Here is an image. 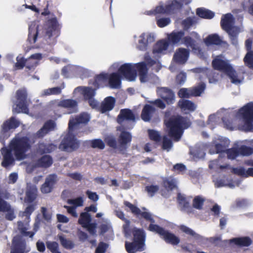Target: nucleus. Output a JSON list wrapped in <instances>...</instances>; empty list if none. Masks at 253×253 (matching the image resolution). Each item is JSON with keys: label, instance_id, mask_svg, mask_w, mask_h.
<instances>
[{"label": "nucleus", "instance_id": "1", "mask_svg": "<svg viewBox=\"0 0 253 253\" xmlns=\"http://www.w3.org/2000/svg\"><path fill=\"white\" fill-rule=\"evenodd\" d=\"M222 121L224 126L229 130L253 131V103L250 102L239 110L234 119L224 117Z\"/></svg>", "mask_w": 253, "mask_h": 253}, {"label": "nucleus", "instance_id": "2", "mask_svg": "<svg viewBox=\"0 0 253 253\" xmlns=\"http://www.w3.org/2000/svg\"><path fill=\"white\" fill-rule=\"evenodd\" d=\"M30 148L29 139L26 137L20 138L15 137L9 145V149L3 148L0 150V153L2 156L1 165L5 168L12 166L14 159L12 153L15 155L17 160H23L26 157V152Z\"/></svg>", "mask_w": 253, "mask_h": 253}, {"label": "nucleus", "instance_id": "3", "mask_svg": "<svg viewBox=\"0 0 253 253\" xmlns=\"http://www.w3.org/2000/svg\"><path fill=\"white\" fill-rule=\"evenodd\" d=\"M90 117L86 113H82L75 119H71L69 123V132L62 140L59 145V148L63 151L70 152L77 149L79 143L75 136L72 135V131L77 128L80 124H86L89 120Z\"/></svg>", "mask_w": 253, "mask_h": 253}, {"label": "nucleus", "instance_id": "4", "mask_svg": "<svg viewBox=\"0 0 253 253\" xmlns=\"http://www.w3.org/2000/svg\"><path fill=\"white\" fill-rule=\"evenodd\" d=\"M165 124L169 130V133L175 141H178L183 133V129L188 128L190 123L189 120L180 116H173L168 121L165 120Z\"/></svg>", "mask_w": 253, "mask_h": 253}, {"label": "nucleus", "instance_id": "5", "mask_svg": "<svg viewBox=\"0 0 253 253\" xmlns=\"http://www.w3.org/2000/svg\"><path fill=\"white\" fill-rule=\"evenodd\" d=\"M212 66L215 69L218 70L226 73L229 77L231 83L235 84H239L243 81V78L239 77L235 71L229 64L224 56H217L212 61Z\"/></svg>", "mask_w": 253, "mask_h": 253}, {"label": "nucleus", "instance_id": "6", "mask_svg": "<svg viewBox=\"0 0 253 253\" xmlns=\"http://www.w3.org/2000/svg\"><path fill=\"white\" fill-rule=\"evenodd\" d=\"M134 239L132 243L126 242L125 247L128 253H134L137 251L144 250L145 234L143 230L134 229L133 230Z\"/></svg>", "mask_w": 253, "mask_h": 253}, {"label": "nucleus", "instance_id": "7", "mask_svg": "<svg viewBox=\"0 0 253 253\" xmlns=\"http://www.w3.org/2000/svg\"><path fill=\"white\" fill-rule=\"evenodd\" d=\"M189 2V0H174L170 4L166 6L160 4L156 6L154 10L147 11V14L148 15H156L170 13L174 9L180 8L183 4H187Z\"/></svg>", "mask_w": 253, "mask_h": 253}, {"label": "nucleus", "instance_id": "8", "mask_svg": "<svg viewBox=\"0 0 253 253\" xmlns=\"http://www.w3.org/2000/svg\"><path fill=\"white\" fill-rule=\"evenodd\" d=\"M26 97L27 92L25 89H20L17 91L16 101L13 106L14 113H28Z\"/></svg>", "mask_w": 253, "mask_h": 253}, {"label": "nucleus", "instance_id": "9", "mask_svg": "<svg viewBox=\"0 0 253 253\" xmlns=\"http://www.w3.org/2000/svg\"><path fill=\"white\" fill-rule=\"evenodd\" d=\"M230 141L227 138L220 136L215 138L213 140L212 145L210 148L209 152L211 154L219 153L223 155Z\"/></svg>", "mask_w": 253, "mask_h": 253}, {"label": "nucleus", "instance_id": "10", "mask_svg": "<svg viewBox=\"0 0 253 253\" xmlns=\"http://www.w3.org/2000/svg\"><path fill=\"white\" fill-rule=\"evenodd\" d=\"M138 64L125 63L119 68V72L126 80L134 81L136 78V69L138 70Z\"/></svg>", "mask_w": 253, "mask_h": 253}, {"label": "nucleus", "instance_id": "11", "mask_svg": "<svg viewBox=\"0 0 253 253\" xmlns=\"http://www.w3.org/2000/svg\"><path fill=\"white\" fill-rule=\"evenodd\" d=\"M139 79L141 83L150 82L153 84L159 83V79L155 75H148L147 68L144 62L139 63L138 64Z\"/></svg>", "mask_w": 253, "mask_h": 253}, {"label": "nucleus", "instance_id": "12", "mask_svg": "<svg viewBox=\"0 0 253 253\" xmlns=\"http://www.w3.org/2000/svg\"><path fill=\"white\" fill-rule=\"evenodd\" d=\"M19 125V122L14 117H11L9 120L5 121L2 126L0 133V142H3L5 138H7L9 136L10 129L17 127Z\"/></svg>", "mask_w": 253, "mask_h": 253}, {"label": "nucleus", "instance_id": "13", "mask_svg": "<svg viewBox=\"0 0 253 253\" xmlns=\"http://www.w3.org/2000/svg\"><path fill=\"white\" fill-rule=\"evenodd\" d=\"M51 103L67 109L69 114L76 112L78 110L77 102L73 99H64L60 101L55 100L51 101Z\"/></svg>", "mask_w": 253, "mask_h": 253}, {"label": "nucleus", "instance_id": "14", "mask_svg": "<svg viewBox=\"0 0 253 253\" xmlns=\"http://www.w3.org/2000/svg\"><path fill=\"white\" fill-rule=\"evenodd\" d=\"M58 180V179L56 174H51L48 175L46 177L44 183L42 185L41 188V192L44 194L51 192Z\"/></svg>", "mask_w": 253, "mask_h": 253}, {"label": "nucleus", "instance_id": "15", "mask_svg": "<svg viewBox=\"0 0 253 253\" xmlns=\"http://www.w3.org/2000/svg\"><path fill=\"white\" fill-rule=\"evenodd\" d=\"M222 29L226 32L238 30V27L234 26V18L230 13L223 15L221 19Z\"/></svg>", "mask_w": 253, "mask_h": 253}, {"label": "nucleus", "instance_id": "16", "mask_svg": "<svg viewBox=\"0 0 253 253\" xmlns=\"http://www.w3.org/2000/svg\"><path fill=\"white\" fill-rule=\"evenodd\" d=\"M118 130L121 131L118 137V142L119 143L120 151H122L127 148V146L131 141V135L128 132L122 130L121 127H118Z\"/></svg>", "mask_w": 253, "mask_h": 253}, {"label": "nucleus", "instance_id": "17", "mask_svg": "<svg viewBox=\"0 0 253 253\" xmlns=\"http://www.w3.org/2000/svg\"><path fill=\"white\" fill-rule=\"evenodd\" d=\"M223 160H222V155H220L218 160L211 161L209 164L210 169L218 172L226 171L227 169H230L233 172L232 169L230 166L227 164H223Z\"/></svg>", "mask_w": 253, "mask_h": 253}, {"label": "nucleus", "instance_id": "18", "mask_svg": "<svg viewBox=\"0 0 253 253\" xmlns=\"http://www.w3.org/2000/svg\"><path fill=\"white\" fill-rule=\"evenodd\" d=\"M157 93L168 104H172L175 101V95L174 93L167 87H158Z\"/></svg>", "mask_w": 253, "mask_h": 253}, {"label": "nucleus", "instance_id": "19", "mask_svg": "<svg viewBox=\"0 0 253 253\" xmlns=\"http://www.w3.org/2000/svg\"><path fill=\"white\" fill-rule=\"evenodd\" d=\"M124 204L126 207L129 209V210L133 214L137 216L141 215L146 220L149 221L151 223L154 222V220L152 216V214L150 212H148L146 211L142 212L139 208L127 201H125L124 202Z\"/></svg>", "mask_w": 253, "mask_h": 253}, {"label": "nucleus", "instance_id": "20", "mask_svg": "<svg viewBox=\"0 0 253 253\" xmlns=\"http://www.w3.org/2000/svg\"><path fill=\"white\" fill-rule=\"evenodd\" d=\"M12 248L10 253H27L30 248L26 245L25 241H19L18 237H14L13 240Z\"/></svg>", "mask_w": 253, "mask_h": 253}, {"label": "nucleus", "instance_id": "21", "mask_svg": "<svg viewBox=\"0 0 253 253\" xmlns=\"http://www.w3.org/2000/svg\"><path fill=\"white\" fill-rule=\"evenodd\" d=\"M189 57V50L183 48H178L173 55V61L180 64H184Z\"/></svg>", "mask_w": 253, "mask_h": 253}, {"label": "nucleus", "instance_id": "22", "mask_svg": "<svg viewBox=\"0 0 253 253\" xmlns=\"http://www.w3.org/2000/svg\"><path fill=\"white\" fill-rule=\"evenodd\" d=\"M39 226V222H36L34 224L35 232H28V230L29 229V225L28 222H23L22 221L18 222V228L20 232L25 236H29L30 238H33L35 233L38 230Z\"/></svg>", "mask_w": 253, "mask_h": 253}, {"label": "nucleus", "instance_id": "23", "mask_svg": "<svg viewBox=\"0 0 253 253\" xmlns=\"http://www.w3.org/2000/svg\"><path fill=\"white\" fill-rule=\"evenodd\" d=\"M169 46L168 42L165 40H162L157 42L154 45L153 54L155 58H158L160 54H164L167 49Z\"/></svg>", "mask_w": 253, "mask_h": 253}, {"label": "nucleus", "instance_id": "24", "mask_svg": "<svg viewBox=\"0 0 253 253\" xmlns=\"http://www.w3.org/2000/svg\"><path fill=\"white\" fill-rule=\"evenodd\" d=\"M139 38L138 48L141 50L146 49L147 44L154 41L153 35L150 33H143L140 36Z\"/></svg>", "mask_w": 253, "mask_h": 253}, {"label": "nucleus", "instance_id": "25", "mask_svg": "<svg viewBox=\"0 0 253 253\" xmlns=\"http://www.w3.org/2000/svg\"><path fill=\"white\" fill-rule=\"evenodd\" d=\"M116 100L112 96L106 97L101 103L100 107V111L103 113L111 111L114 107Z\"/></svg>", "mask_w": 253, "mask_h": 253}, {"label": "nucleus", "instance_id": "26", "mask_svg": "<svg viewBox=\"0 0 253 253\" xmlns=\"http://www.w3.org/2000/svg\"><path fill=\"white\" fill-rule=\"evenodd\" d=\"M178 105L182 111L186 114L194 111L197 107L192 101L184 99H180L178 101Z\"/></svg>", "mask_w": 253, "mask_h": 253}, {"label": "nucleus", "instance_id": "27", "mask_svg": "<svg viewBox=\"0 0 253 253\" xmlns=\"http://www.w3.org/2000/svg\"><path fill=\"white\" fill-rule=\"evenodd\" d=\"M57 22L54 19H52L48 21L44 27L45 31V38H50V37L55 34L56 32L57 29Z\"/></svg>", "mask_w": 253, "mask_h": 253}, {"label": "nucleus", "instance_id": "28", "mask_svg": "<svg viewBox=\"0 0 253 253\" xmlns=\"http://www.w3.org/2000/svg\"><path fill=\"white\" fill-rule=\"evenodd\" d=\"M39 34L37 23L34 21L31 23L29 27L28 40L31 43L36 42Z\"/></svg>", "mask_w": 253, "mask_h": 253}, {"label": "nucleus", "instance_id": "29", "mask_svg": "<svg viewBox=\"0 0 253 253\" xmlns=\"http://www.w3.org/2000/svg\"><path fill=\"white\" fill-rule=\"evenodd\" d=\"M42 58V55L40 53H35L32 55L30 57L25 60L26 67L29 70L34 69L38 64V61Z\"/></svg>", "mask_w": 253, "mask_h": 253}, {"label": "nucleus", "instance_id": "30", "mask_svg": "<svg viewBox=\"0 0 253 253\" xmlns=\"http://www.w3.org/2000/svg\"><path fill=\"white\" fill-rule=\"evenodd\" d=\"M135 117L132 112L128 109H124L121 111L120 114L118 116V122L120 124H123L125 121L131 120L134 121Z\"/></svg>", "mask_w": 253, "mask_h": 253}, {"label": "nucleus", "instance_id": "31", "mask_svg": "<svg viewBox=\"0 0 253 253\" xmlns=\"http://www.w3.org/2000/svg\"><path fill=\"white\" fill-rule=\"evenodd\" d=\"M108 84L111 88H119L121 87L120 77L118 73H114L108 75Z\"/></svg>", "mask_w": 253, "mask_h": 253}, {"label": "nucleus", "instance_id": "32", "mask_svg": "<svg viewBox=\"0 0 253 253\" xmlns=\"http://www.w3.org/2000/svg\"><path fill=\"white\" fill-rule=\"evenodd\" d=\"M184 35V33L183 31H174L168 35V39L173 44L181 43Z\"/></svg>", "mask_w": 253, "mask_h": 253}, {"label": "nucleus", "instance_id": "33", "mask_svg": "<svg viewBox=\"0 0 253 253\" xmlns=\"http://www.w3.org/2000/svg\"><path fill=\"white\" fill-rule=\"evenodd\" d=\"M78 92L83 94L86 99L93 97L95 94V90L89 87H78L75 89L74 93Z\"/></svg>", "mask_w": 253, "mask_h": 253}, {"label": "nucleus", "instance_id": "34", "mask_svg": "<svg viewBox=\"0 0 253 253\" xmlns=\"http://www.w3.org/2000/svg\"><path fill=\"white\" fill-rule=\"evenodd\" d=\"M56 124L54 121H49L45 123L43 127L38 131L37 135L39 137H42L48 131L53 130Z\"/></svg>", "mask_w": 253, "mask_h": 253}, {"label": "nucleus", "instance_id": "35", "mask_svg": "<svg viewBox=\"0 0 253 253\" xmlns=\"http://www.w3.org/2000/svg\"><path fill=\"white\" fill-rule=\"evenodd\" d=\"M155 112V109L152 106L146 105L142 110L141 118L145 122L149 121Z\"/></svg>", "mask_w": 253, "mask_h": 253}, {"label": "nucleus", "instance_id": "36", "mask_svg": "<svg viewBox=\"0 0 253 253\" xmlns=\"http://www.w3.org/2000/svg\"><path fill=\"white\" fill-rule=\"evenodd\" d=\"M108 75L107 74L102 73L96 76L94 84L96 88H99L107 85L108 84Z\"/></svg>", "mask_w": 253, "mask_h": 253}, {"label": "nucleus", "instance_id": "37", "mask_svg": "<svg viewBox=\"0 0 253 253\" xmlns=\"http://www.w3.org/2000/svg\"><path fill=\"white\" fill-rule=\"evenodd\" d=\"M52 163L51 158L48 155H45L40 159L37 163L32 164V166L34 167H41L47 168L49 167Z\"/></svg>", "mask_w": 253, "mask_h": 253}, {"label": "nucleus", "instance_id": "38", "mask_svg": "<svg viewBox=\"0 0 253 253\" xmlns=\"http://www.w3.org/2000/svg\"><path fill=\"white\" fill-rule=\"evenodd\" d=\"M204 42L208 46L212 44L218 45L221 43L222 39L218 35L214 34L208 36Z\"/></svg>", "mask_w": 253, "mask_h": 253}, {"label": "nucleus", "instance_id": "39", "mask_svg": "<svg viewBox=\"0 0 253 253\" xmlns=\"http://www.w3.org/2000/svg\"><path fill=\"white\" fill-rule=\"evenodd\" d=\"M115 214L116 216L119 217V218L125 220L126 222V224L124 225V232L125 233L126 237H128L130 236V232L129 230V224L130 222L128 220H127L125 217V214L124 212L119 210H116L115 211Z\"/></svg>", "mask_w": 253, "mask_h": 253}, {"label": "nucleus", "instance_id": "40", "mask_svg": "<svg viewBox=\"0 0 253 253\" xmlns=\"http://www.w3.org/2000/svg\"><path fill=\"white\" fill-rule=\"evenodd\" d=\"M37 193V188L36 186H28L25 201L29 203L33 202L36 198Z\"/></svg>", "mask_w": 253, "mask_h": 253}, {"label": "nucleus", "instance_id": "41", "mask_svg": "<svg viewBox=\"0 0 253 253\" xmlns=\"http://www.w3.org/2000/svg\"><path fill=\"white\" fill-rule=\"evenodd\" d=\"M162 237L166 242L174 245H177L180 242L178 237L167 231H165L164 234H163Z\"/></svg>", "mask_w": 253, "mask_h": 253}, {"label": "nucleus", "instance_id": "42", "mask_svg": "<svg viewBox=\"0 0 253 253\" xmlns=\"http://www.w3.org/2000/svg\"><path fill=\"white\" fill-rule=\"evenodd\" d=\"M233 172L239 175L244 177L253 176V168H249L246 170L243 167L233 169Z\"/></svg>", "mask_w": 253, "mask_h": 253}, {"label": "nucleus", "instance_id": "43", "mask_svg": "<svg viewBox=\"0 0 253 253\" xmlns=\"http://www.w3.org/2000/svg\"><path fill=\"white\" fill-rule=\"evenodd\" d=\"M64 88V85L61 87H55L43 90L41 94V96H48L50 95H56L61 93V90Z\"/></svg>", "mask_w": 253, "mask_h": 253}, {"label": "nucleus", "instance_id": "44", "mask_svg": "<svg viewBox=\"0 0 253 253\" xmlns=\"http://www.w3.org/2000/svg\"><path fill=\"white\" fill-rule=\"evenodd\" d=\"M197 14L200 17L206 19H211L214 15L213 12L204 8H198L197 9Z\"/></svg>", "mask_w": 253, "mask_h": 253}, {"label": "nucleus", "instance_id": "45", "mask_svg": "<svg viewBox=\"0 0 253 253\" xmlns=\"http://www.w3.org/2000/svg\"><path fill=\"white\" fill-rule=\"evenodd\" d=\"M199 93L193 92L192 88H182L180 89L178 92V96L181 98H189L193 95H199Z\"/></svg>", "mask_w": 253, "mask_h": 253}, {"label": "nucleus", "instance_id": "46", "mask_svg": "<svg viewBox=\"0 0 253 253\" xmlns=\"http://www.w3.org/2000/svg\"><path fill=\"white\" fill-rule=\"evenodd\" d=\"M105 140L107 145L113 149H117L120 151L119 143L118 141H117L115 137L113 135L107 136Z\"/></svg>", "mask_w": 253, "mask_h": 253}, {"label": "nucleus", "instance_id": "47", "mask_svg": "<svg viewBox=\"0 0 253 253\" xmlns=\"http://www.w3.org/2000/svg\"><path fill=\"white\" fill-rule=\"evenodd\" d=\"M91 221V216L87 212H83L81 214L80 218L79 219V223L82 225L83 227L86 226L90 224Z\"/></svg>", "mask_w": 253, "mask_h": 253}, {"label": "nucleus", "instance_id": "48", "mask_svg": "<svg viewBox=\"0 0 253 253\" xmlns=\"http://www.w3.org/2000/svg\"><path fill=\"white\" fill-rule=\"evenodd\" d=\"M232 242L242 246H249L252 243L251 240L248 237L234 238L231 240Z\"/></svg>", "mask_w": 253, "mask_h": 253}, {"label": "nucleus", "instance_id": "49", "mask_svg": "<svg viewBox=\"0 0 253 253\" xmlns=\"http://www.w3.org/2000/svg\"><path fill=\"white\" fill-rule=\"evenodd\" d=\"M164 185L168 190H172L176 186V181L172 177H169L164 181Z\"/></svg>", "mask_w": 253, "mask_h": 253}, {"label": "nucleus", "instance_id": "50", "mask_svg": "<svg viewBox=\"0 0 253 253\" xmlns=\"http://www.w3.org/2000/svg\"><path fill=\"white\" fill-rule=\"evenodd\" d=\"M84 200L82 197H78L75 199H69L67 201L68 204L72 205V207L77 208L82 207L84 205Z\"/></svg>", "mask_w": 253, "mask_h": 253}, {"label": "nucleus", "instance_id": "51", "mask_svg": "<svg viewBox=\"0 0 253 253\" xmlns=\"http://www.w3.org/2000/svg\"><path fill=\"white\" fill-rule=\"evenodd\" d=\"M90 144L92 148L99 149H103L105 146V143L100 139L92 140Z\"/></svg>", "mask_w": 253, "mask_h": 253}, {"label": "nucleus", "instance_id": "52", "mask_svg": "<svg viewBox=\"0 0 253 253\" xmlns=\"http://www.w3.org/2000/svg\"><path fill=\"white\" fill-rule=\"evenodd\" d=\"M219 113H217L216 114L211 115L209 116L208 124L211 125V128H213L212 126L220 122L221 116H219Z\"/></svg>", "mask_w": 253, "mask_h": 253}, {"label": "nucleus", "instance_id": "53", "mask_svg": "<svg viewBox=\"0 0 253 253\" xmlns=\"http://www.w3.org/2000/svg\"><path fill=\"white\" fill-rule=\"evenodd\" d=\"M171 22V20L169 17H163L158 18L156 20L157 25L160 28L165 27L169 25Z\"/></svg>", "mask_w": 253, "mask_h": 253}, {"label": "nucleus", "instance_id": "54", "mask_svg": "<svg viewBox=\"0 0 253 253\" xmlns=\"http://www.w3.org/2000/svg\"><path fill=\"white\" fill-rule=\"evenodd\" d=\"M245 64L251 69H253V52L250 51L248 52L244 58Z\"/></svg>", "mask_w": 253, "mask_h": 253}, {"label": "nucleus", "instance_id": "55", "mask_svg": "<svg viewBox=\"0 0 253 253\" xmlns=\"http://www.w3.org/2000/svg\"><path fill=\"white\" fill-rule=\"evenodd\" d=\"M59 239L62 245L65 248L72 249L74 247V244L72 242L69 240H67L63 236H59Z\"/></svg>", "mask_w": 253, "mask_h": 253}, {"label": "nucleus", "instance_id": "56", "mask_svg": "<svg viewBox=\"0 0 253 253\" xmlns=\"http://www.w3.org/2000/svg\"><path fill=\"white\" fill-rule=\"evenodd\" d=\"M239 154L249 156L253 154V148L245 146H241L238 150Z\"/></svg>", "mask_w": 253, "mask_h": 253}, {"label": "nucleus", "instance_id": "57", "mask_svg": "<svg viewBox=\"0 0 253 253\" xmlns=\"http://www.w3.org/2000/svg\"><path fill=\"white\" fill-rule=\"evenodd\" d=\"M55 146L53 145H50L48 146L43 143L40 144L39 146V151L40 153H50Z\"/></svg>", "mask_w": 253, "mask_h": 253}, {"label": "nucleus", "instance_id": "58", "mask_svg": "<svg viewBox=\"0 0 253 253\" xmlns=\"http://www.w3.org/2000/svg\"><path fill=\"white\" fill-rule=\"evenodd\" d=\"M230 36V39L232 41L233 44L236 45L238 42L237 39V35L240 32L239 28H238V30H232L229 32H227Z\"/></svg>", "mask_w": 253, "mask_h": 253}, {"label": "nucleus", "instance_id": "59", "mask_svg": "<svg viewBox=\"0 0 253 253\" xmlns=\"http://www.w3.org/2000/svg\"><path fill=\"white\" fill-rule=\"evenodd\" d=\"M172 147V143L171 140L167 136L163 137L162 147L164 150L169 151Z\"/></svg>", "mask_w": 253, "mask_h": 253}, {"label": "nucleus", "instance_id": "60", "mask_svg": "<svg viewBox=\"0 0 253 253\" xmlns=\"http://www.w3.org/2000/svg\"><path fill=\"white\" fill-rule=\"evenodd\" d=\"M46 246L52 253H60L58 251V245L56 242L48 241Z\"/></svg>", "mask_w": 253, "mask_h": 253}, {"label": "nucleus", "instance_id": "61", "mask_svg": "<svg viewBox=\"0 0 253 253\" xmlns=\"http://www.w3.org/2000/svg\"><path fill=\"white\" fill-rule=\"evenodd\" d=\"M204 201V199L202 197L197 196L193 200V206L196 209H200L203 205Z\"/></svg>", "mask_w": 253, "mask_h": 253}, {"label": "nucleus", "instance_id": "62", "mask_svg": "<svg viewBox=\"0 0 253 253\" xmlns=\"http://www.w3.org/2000/svg\"><path fill=\"white\" fill-rule=\"evenodd\" d=\"M149 230L151 231L156 232V233L160 234L161 236L163 234H164V232L166 231L158 225L153 224L152 223L150 225L149 227Z\"/></svg>", "mask_w": 253, "mask_h": 253}, {"label": "nucleus", "instance_id": "63", "mask_svg": "<svg viewBox=\"0 0 253 253\" xmlns=\"http://www.w3.org/2000/svg\"><path fill=\"white\" fill-rule=\"evenodd\" d=\"M145 60L147 64L150 66L156 65V67H157V69L156 70L157 71H158L161 69V66L159 62H158L157 60H153L151 59L149 55H146L145 56Z\"/></svg>", "mask_w": 253, "mask_h": 253}, {"label": "nucleus", "instance_id": "64", "mask_svg": "<svg viewBox=\"0 0 253 253\" xmlns=\"http://www.w3.org/2000/svg\"><path fill=\"white\" fill-rule=\"evenodd\" d=\"M225 153L227 155V157L229 159H234L239 154L238 150L236 148H232L226 150Z\"/></svg>", "mask_w": 253, "mask_h": 253}]
</instances>
